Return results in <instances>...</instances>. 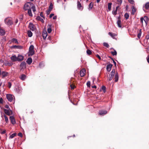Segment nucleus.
<instances>
[{
  "mask_svg": "<svg viewBox=\"0 0 149 149\" xmlns=\"http://www.w3.org/2000/svg\"><path fill=\"white\" fill-rule=\"evenodd\" d=\"M117 9H116V10L114 11H113L112 13L114 15H116L117 14Z\"/></svg>",
  "mask_w": 149,
  "mask_h": 149,
  "instance_id": "obj_43",
  "label": "nucleus"
},
{
  "mask_svg": "<svg viewBox=\"0 0 149 149\" xmlns=\"http://www.w3.org/2000/svg\"><path fill=\"white\" fill-rule=\"evenodd\" d=\"M117 3L118 4L120 5L122 3V0H117Z\"/></svg>",
  "mask_w": 149,
  "mask_h": 149,
  "instance_id": "obj_46",
  "label": "nucleus"
},
{
  "mask_svg": "<svg viewBox=\"0 0 149 149\" xmlns=\"http://www.w3.org/2000/svg\"><path fill=\"white\" fill-rule=\"evenodd\" d=\"M112 3H109L108 5V9L109 10H111V6L112 5Z\"/></svg>",
  "mask_w": 149,
  "mask_h": 149,
  "instance_id": "obj_33",
  "label": "nucleus"
},
{
  "mask_svg": "<svg viewBox=\"0 0 149 149\" xmlns=\"http://www.w3.org/2000/svg\"><path fill=\"white\" fill-rule=\"evenodd\" d=\"M8 73L5 71H3L1 73L2 78L6 77L8 76Z\"/></svg>",
  "mask_w": 149,
  "mask_h": 149,
  "instance_id": "obj_15",
  "label": "nucleus"
},
{
  "mask_svg": "<svg viewBox=\"0 0 149 149\" xmlns=\"http://www.w3.org/2000/svg\"><path fill=\"white\" fill-rule=\"evenodd\" d=\"M5 108H6V109H9L10 108H9V106H8V105H6L5 106Z\"/></svg>",
  "mask_w": 149,
  "mask_h": 149,
  "instance_id": "obj_59",
  "label": "nucleus"
},
{
  "mask_svg": "<svg viewBox=\"0 0 149 149\" xmlns=\"http://www.w3.org/2000/svg\"><path fill=\"white\" fill-rule=\"evenodd\" d=\"M54 14H53V13H52L51 14H50V16H49V17L50 18H51L54 15Z\"/></svg>",
  "mask_w": 149,
  "mask_h": 149,
  "instance_id": "obj_64",
  "label": "nucleus"
},
{
  "mask_svg": "<svg viewBox=\"0 0 149 149\" xmlns=\"http://www.w3.org/2000/svg\"><path fill=\"white\" fill-rule=\"evenodd\" d=\"M11 122L13 125L15 124L16 122L15 119L13 116H11L10 117Z\"/></svg>",
  "mask_w": 149,
  "mask_h": 149,
  "instance_id": "obj_10",
  "label": "nucleus"
},
{
  "mask_svg": "<svg viewBox=\"0 0 149 149\" xmlns=\"http://www.w3.org/2000/svg\"><path fill=\"white\" fill-rule=\"evenodd\" d=\"M136 11V9L135 8L134 6L132 7V14L134 15Z\"/></svg>",
  "mask_w": 149,
  "mask_h": 149,
  "instance_id": "obj_30",
  "label": "nucleus"
},
{
  "mask_svg": "<svg viewBox=\"0 0 149 149\" xmlns=\"http://www.w3.org/2000/svg\"><path fill=\"white\" fill-rule=\"evenodd\" d=\"M3 100L2 97L0 98V103L3 104Z\"/></svg>",
  "mask_w": 149,
  "mask_h": 149,
  "instance_id": "obj_51",
  "label": "nucleus"
},
{
  "mask_svg": "<svg viewBox=\"0 0 149 149\" xmlns=\"http://www.w3.org/2000/svg\"><path fill=\"white\" fill-rule=\"evenodd\" d=\"M40 15L41 17H42L43 18H44L45 19V17L44 16L43 14V13L42 12L40 13Z\"/></svg>",
  "mask_w": 149,
  "mask_h": 149,
  "instance_id": "obj_52",
  "label": "nucleus"
},
{
  "mask_svg": "<svg viewBox=\"0 0 149 149\" xmlns=\"http://www.w3.org/2000/svg\"><path fill=\"white\" fill-rule=\"evenodd\" d=\"M11 42H13L17 44H18L19 43L17 40L15 38H13L11 40Z\"/></svg>",
  "mask_w": 149,
  "mask_h": 149,
  "instance_id": "obj_24",
  "label": "nucleus"
},
{
  "mask_svg": "<svg viewBox=\"0 0 149 149\" xmlns=\"http://www.w3.org/2000/svg\"><path fill=\"white\" fill-rule=\"evenodd\" d=\"M5 34V31L4 30L2 29H0V35L1 36H3Z\"/></svg>",
  "mask_w": 149,
  "mask_h": 149,
  "instance_id": "obj_20",
  "label": "nucleus"
},
{
  "mask_svg": "<svg viewBox=\"0 0 149 149\" xmlns=\"http://www.w3.org/2000/svg\"><path fill=\"white\" fill-rule=\"evenodd\" d=\"M77 6L78 9L79 10H82L83 8H82V6L80 2L79 1H77Z\"/></svg>",
  "mask_w": 149,
  "mask_h": 149,
  "instance_id": "obj_14",
  "label": "nucleus"
},
{
  "mask_svg": "<svg viewBox=\"0 0 149 149\" xmlns=\"http://www.w3.org/2000/svg\"><path fill=\"white\" fill-rule=\"evenodd\" d=\"M52 25L51 24H48L47 26L48 29L47 31L49 33H50L52 31Z\"/></svg>",
  "mask_w": 149,
  "mask_h": 149,
  "instance_id": "obj_12",
  "label": "nucleus"
},
{
  "mask_svg": "<svg viewBox=\"0 0 149 149\" xmlns=\"http://www.w3.org/2000/svg\"><path fill=\"white\" fill-rule=\"evenodd\" d=\"M146 39L148 40L149 39V34L147 35L146 37Z\"/></svg>",
  "mask_w": 149,
  "mask_h": 149,
  "instance_id": "obj_60",
  "label": "nucleus"
},
{
  "mask_svg": "<svg viewBox=\"0 0 149 149\" xmlns=\"http://www.w3.org/2000/svg\"><path fill=\"white\" fill-rule=\"evenodd\" d=\"M93 4L92 3V2L91 3L89 4L88 6V9H89V10H90L92 9V8H93Z\"/></svg>",
  "mask_w": 149,
  "mask_h": 149,
  "instance_id": "obj_29",
  "label": "nucleus"
},
{
  "mask_svg": "<svg viewBox=\"0 0 149 149\" xmlns=\"http://www.w3.org/2000/svg\"><path fill=\"white\" fill-rule=\"evenodd\" d=\"M86 53L88 55H90L91 54L92 52L90 50L88 49L86 51Z\"/></svg>",
  "mask_w": 149,
  "mask_h": 149,
  "instance_id": "obj_41",
  "label": "nucleus"
},
{
  "mask_svg": "<svg viewBox=\"0 0 149 149\" xmlns=\"http://www.w3.org/2000/svg\"><path fill=\"white\" fill-rule=\"evenodd\" d=\"M145 7L147 10L149 8V2H147L145 4Z\"/></svg>",
  "mask_w": 149,
  "mask_h": 149,
  "instance_id": "obj_32",
  "label": "nucleus"
},
{
  "mask_svg": "<svg viewBox=\"0 0 149 149\" xmlns=\"http://www.w3.org/2000/svg\"><path fill=\"white\" fill-rule=\"evenodd\" d=\"M11 86V83L10 82H8V87L9 88H10Z\"/></svg>",
  "mask_w": 149,
  "mask_h": 149,
  "instance_id": "obj_55",
  "label": "nucleus"
},
{
  "mask_svg": "<svg viewBox=\"0 0 149 149\" xmlns=\"http://www.w3.org/2000/svg\"><path fill=\"white\" fill-rule=\"evenodd\" d=\"M11 59L12 61H17V57L15 55L12 56L11 57Z\"/></svg>",
  "mask_w": 149,
  "mask_h": 149,
  "instance_id": "obj_17",
  "label": "nucleus"
},
{
  "mask_svg": "<svg viewBox=\"0 0 149 149\" xmlns=\"http://www.w3.org/2000/svg\"><path fill=\"white\" fill-rule=\"evenodd\" d=\"M29 56H32L35 53V51L34 50V46L31 45L29 48Z\"/></svg>",
  "mask_w": 149,
  "mask_h": 149,
  "instance_id": "obj_2",
  "label": "nucleus"
},
{
  "mask_svg": "<svg viewBox=\"0 0 149 149\" xmlns=\"http://www.w3.org/2000/svg\"><path fill=\"white\" fill-rule=\"evenodd\" d=\"M107 113V111L104 110H101L99 111V114L101 116H103Z\"/></svg>",
  "mask_w": 149,
  "mask_h": 149,
  "instance_id": "obj_5",
  "label": "nucleus"
},
{
  "mask_svg": "<svg viewBox=\"0 0 149 149\" xmlns=\"http://www.w3.org/2000/svg\"><path fill=\"white\" fill-rule=\"evenodd\" d=\"M70 87L72 89H74L75 88V86L72 84H71Z\"/></svg>",
  "mask_w": 149,
  "mask_h": 149,
  "instance_id": "obj_49",
  "label": "nucleus"
},
{
  "mask_svg": "<svg viewBox=\"0 0 149 149\" xmlns=\"http://www.w3.org/2000/svg\"><path fill=\"white\" fill-rule=\"evenodd\" d=\"M107 65H113L110 62H107L106 63Z\"/></svg>",
  "mask_w": 149,
  "mask_h": 149,
  "instance_id": "obj_57",
  "label": "nucleus"
},
{
  "mask_svg": "<svg viewBox=\"0 0 149 149\" xmlns=\"http://www.w3.org/2000/svg\"><path fill=\"white\" fill-rule=\"evenodd\" d=\"M114 79H115L114 81L115 82H117L118 79V75L117 72L115 73L114 75Z\"/></svg>",
  "mask_w": 149,
  "mask_h": 149,
  "instance_id": "obj_16",
  "label": "nucleus"
},
{
  "mask_svg": "<svg viewBox=\"0 0 149 149\" xmlns=\"http://www.w3.org/2000/svg\"><path fill=\"white\" fill-rule=\"evenodd\" d=\"M80 75L81 77H84L86 73V70L85 69H82L80 71Z\"/></svg>",
  "mask_w": 149,
  "mask_h": 149,
  "instance_id": "obj_9",
  "label": "nucleus"
},
{
  "mask_svg": "<svg viewBox=\"0 0 149 149\" xmlns=\"http://www.w3.org/2000/svg\"><path fill=\"white\" fill-rule=\"evenodd\" d=\"M103 45L105 47H106L107 48H109V46L108 43H106V42H104L103 43Z\"/></svg>",
  "mask_w": 149,
  "mask_h": 149,
  "instance_id": "obj_38",
  "label": "nucleus"
},
{
  "mask_svg": "<svg viewBox=\"0 0 149 149\" xmlns=\"http://www.w3.org/2000/svg\"><path fill=\"white\" fill-rule=\"evenodd\" d=\"M121 22V21L119 20H118L117 22L118 26L120 28L122 27Z\"/></svg>",
  "mask_w": 149,
  "mask_h": 149,
  "instance_id": "obj_26",
  "label": "nucleus"
},
{
  "mask_svg": "<svg viewBox=\"0 0 149 149\" xmlns=\"http://www.w3.org/2000/svg\"><path fill=\"white\" fill-rule=\"evenodd\" d=\"M129 2L131 4H133L134 3V1L133 0H128Z\"/></svg>",
  "mask_w": 149,
  "mask_h": 149,
  "instance_id": "obj_45",
  "label": "nucleus"
},
{
  "mask_svg": "<svg viewBox=\"0 0 149 149\" xmlns=\"http://www.w3.org/2000/svg\"><path fill=\"white\" fill-rule=\"evenodd\" d=\"M26 64V63L25 62L23 61L20 64V65H25Z\"/></svg>",
  "mask_w": 149,
  "mask_h": 149,
  "instance_id": "obj_50",
  "label": "nucleus"
},
{
  "mask_svg": "<svg viewBox=\"0 0 149 149\" xmlns=\"http://www.w3.org/2000/svg\"><path fill=\"white\" fill-rule=\"evenodd\" d=\"M19 77L21 80H24L26 78V76L25 74H22Z\"/></svg>",
  "mask_w": 149,
  "mask_h": 149,
  "instance_id": "obj_21",
  "label": "nucleus"
},
{
  "mask_svg": "<svg viewBox=\"0 0 149 149\" xmlns=\"http://www.w3.org/2000/svg\"><path fill=\"white\" fill-rule=\"evenodd\" d=\"M24 68H26V66H20L21 70H22V69L24 68Z\"/></svg>",
  "mask_w": 149,
  "mask_h": 149,
  "instance_id": "obj_61",
  "label": "nucleus"
},
{
  "mask_svg": "<svg viewBox=\"0 0 149 149\" xmlns=\"http://www.w3.org/2000/svg\"><path fill=\"white\" fill-rule=\"evenodd\" d=\"M18 136H20V137H22L23 136V135H22V134L21 133V132L19 133H18Z\"/></svg>",
  "mask_w": 149,
  "mask_h": 149,
  "instance_id": "obj_56",
  "label": "nucleus"
},
{
  "mask_svg": "<svg viewBox=\"0 0 149 149\" xmlns=\"http://www.w3.org/2000/svg\"><path fill=\"white\" fill-rule=\"evenodd\" d=\"M109 35L111 36L113 38L115 39V37L117 35L114 33H113L111 32H109L108 33Z\"/></svg>",
  "mask_w": 149,
  "mask_h": 149,
  "instance_id": "obj_18",
  "label": "nucleus"
},
{
  "mask_svg": "<svg viewBox=\"0 0 149 149\" xmlns=\"http://www.w3.org/2000/svg\"><path fill=\"white\" fill-rule=\"evenodd\" d=\"M4 112L5 113L6 115L10 116L12 115L13 113V112L12 111L9 109H3Z\"/></svg>",
  "mask_w": 149,
  "mask_h": 149,
  "instance_id": "obj_4",
  "label": "nucleus"
},
{
  "mask_svg": "<svg viewBox=\"0 0 149 149\" xmlns=\"http://www.w3.org/2000/svg\"><path fill=\"white\" fill-rule=\"evenodd\" d=\"M111 62H113L114 63V65H116V63L115 61L112 58L111 60Z\"/></svg>",
  "mask_w": 149,
  "mask_h": 149,
  "instance_id": "obj_48",
  "label": "nucleus"
},
{
  "mask_svg": "<svg viewBox=\"0 0 149 149\" xmlns=\"http://www.w3.org/2000/svg\"><path fill=\"white\" fill-rule=\"evenodd\" d=\"M111 49H113L114 50L113 52H111V54L113 56L116 55H117V54L116 51L114 49H113V48H111Z\"/></svg>",
  "mask_w": 149,
  "mask_h": 149,
  "instance_id": "obj_25",
  "label": "nucleus"
},
{
  "mask_svg": "<svg viewBox=\"0 0 149 149\" xmlns=\"http://www.w3.org/2000/svg\"><path fill=\"white\" fill-rule=\"evenodd\" d=\"M32 62V59L31 58H30V57L29 58L27 59L26 61V62L29 65H30L31 63Z\"/></svg>",
  "mask_w": 149,
  "mask_h": 149,
  "instance_id": "obj_19",
  "label": "nucleus"
},
{
  "mask_svg": "<svg viewBox=\"0 0 149 149\" xmlns=\"http://www.w3.org/2000/svg\"><path fill=\"white\" fill-rule=\"evenodd\" d=\"M114 74H115V73L113 72H111L110 74L113 77Z\"/></svg>",
  "mask_w": 149,
  "mask_h": 149,
  "instance_id": "obj_62",
  "label": "nucleus"
},
{
  "mask_svg": "<svg viewBox=\"0 0 149 149\" xmlns=\"http://www.w3.org/2000/svg\"><path fill=\"white\" fill-rule=\"evenodd\" d=\"M33 4V3L30 2L26 3L24 6V10L25 11L31 9V6Z\"/></svg>",
  "mask_w": 149,
  "mask_h": 149,
  "instance_id": "obj_1",
  "label": "nucleus"
},
{
  "mask_svg": "<svg viewBox=\"0 0 149 149\" xmlns=\"http://www.w3.org/2000/svg\"><path fill=\"white\" fill-rule=\"evenodd\" d=\"M3 116L6 123H8V120L7 117L5 114H4Z\"/></svg>",
  "mask_w": 149,
  "mask_h": 149,
  "instance_id": "obj_35",
  "label": "nucleus"
},
{
  "mask_svg": "<svg viewBox=\"0 0 149 149\" xmlns=\"http://www.w3.org/2000/svg\"><path fill=\"white\" fill-rule=\"evenodd\" d=\"M141 34L139 33L137 35V37L139 39H140L141 38Z\"/></svg>",
  "mask_w": 149,
  "mask_h": 149,
  "instance_id": "obj_53",
  "label": "nucleus"
},
{
  "mask_svg": "<svg viewBox=\"0 0 149 149\" xmlns=\"http://www.w3.org/2000/svg\"><path fill=\"white\" fill-rule=\"evenodd\" d=\"M5 23L7 25H11L13 24V22L11 19L8 18H6L4 20Z\"/></svg>",
  "mask_w": 149,
  "mask_h": 149,
  "instance_id": "obj_3",
  "label": "nucleus"
},
{
  "mask_svg": "<svg viewBox=\"0 0 149 149\" xmlns=\"http://www.w3.org/2000/svg\"><path fill=\"white\" fill-rule=\"evenodd\" d=\"M113 77V76L109 74L107 80L109 81H111Z\"/></svg>",
  "mask_w": 149,
  "mask_h": 149,
  "instance_id": "obj_36",
  "label": "nucleus"
},
{
  "mask_svg": "<svg viewBox=\"0 0 149 149\" xmlns=\"http://www.w3.org/2000/svg\"><path fill=\"white\" fill-rule=\"evenodd\" d=\"M6 132V130H4L3 131L1 129V132H0V133H1V134H3L5 133Z\"/></svg>",
  "mask_w": 149,
  "mask_h": 149,
  "instance_id": "obj_44",
  "label": "nucleus"
},
{
  "mask_svg": "<svg viewBox=\"0 0 149 149\" xmlns=\"http://www.w3.org/2000/svg\"><path fill=\"white\" fill-rule=\"evenodd\" d=\"M29 27L30 28V29L32 31H34L35 30V26L32 23H30L29 24Z\"/></svg>",
  "mask_w": 149,
  "mask_h": 149,
  "instance_id": "obj_7",
  "label": "nucleus"
},
{
  "mask_svg": "<svg viewBox=\"0 0 149 149\" xmlns=\"http://www.w3.org/2000/svg\"><path fill=\"white\" fill-rule=\"evenodd\" d=\"M23 47L21 46L13 45L11 46L10 48L11 49H22L23 48Z\"/></svg>",
  "mask_w": 149,
  "mask_h": 149,
  "instance_id": "obj_8",
  "label": "nucleus"
},
{
  "mask_svg": "<svg viewBox=\"0 0 149 149\" xmlns=\"http://www.w3.org/2000/svg\"><path fill=\"white\" fill-rule=\"evenodd\" d=\"M96 57H97L99 59H101V57L98 54H97L96 55Z\"/></svg>",
  "mask_w": 149,
  "mask_h": 149,
  "instance_id": "obj_58",
  "label": "nucleus"
},
{
  "mask_svg": "<svg viewBox=\"0 0 149 149\" xmlns=\"http://www.w3.org/2000/svg\"><path fill=\"white\" fill-rule=\"evenodd\" d=\"M19 19H20L21 20H22L23 19V16H21L19 17Z\"/></svg>",
  "mask_w": 149,
  "mask_h": 149,
  "instance_id": "obj_63",
  "label": "nucleus"
},
{
  "mask_svg": "<svg viewBox=\"0 0 149 149\" xmlns=\"http://www.w3.org/2000/svg\"><path fill=\"white\" fill-rule=\"evenodd\" d=\"M112 66H107V70L108 72H110L111 70Z\"/></svg>",
  "mask_w": 149,
  "mask_h": 149,
  "instance_id": "obj_31",
  "label": "nucleus"
},
{
  "mask_svg": "<svg viewBox=\"0 0 149 149\" xmlns=\"http://www.w3.org/2000/svg\"><path fill=\"white\" fill-rule=\"evenodd\" d=\"M102 89L104 93H105L106 91V88L105 86H102Z\"/></svg>",
  "mask_w": 149,
  "mask_h": 149,
  "instance_id": "obj_42",
  "label": "nucleus"
},
{
  "mask_svg": "<svg viewBox=\"0 0 149 149\" xmlns=\"http://www.w3.org/2000/svg\"><path fill=\"white\" fill-rule=\"evenodd\" d=\"M124 17L126 19H127L129 17V15L128 13H126L125 14Z\"/></svg>",
  "mask_w": 149,
  "mask_h": 149,
  "instance_id": "obj_39",
  "label": "nucleus"
},
{
  "mask_svg": "<svg viewBox=\"0 0 149 149\" xmlns=\"http://www.w3.org/2000/svg\"><path fill=\"white\" fill-rule=\"evenodd\" d=\"M86 85L88 87H90L91 85V82L90 81H88L87 82Z\"/></svg>",
  "mask_w": 149,
  "mask_h": 149,
  "instance_id": "obj_47",
  "label": "nucleus"
},
{
  "mask_svg": "<svg viewBox=\"0 0 149 149\" xmlns=\"http://www.w3.org/2000/svg\"><path fill=\"white\" fill-rule=\"evenodd\" d=\"M47 34L46 32H43L42 33V36L44 39H45L47 36Z\"/></svg>",
  "mask_w": 149,
  "mask_h": 149,
  "instance_id": "obj_22",
  "label": "nucleus"
},
{
  "mask_svg": "<svg viewBox=\"0 0 149 149\" xmlns=\"http://www.w3.org/2000/svg\"><path fill=\"white\" fill-rule=\"evenodd\" d=\"M31 9H32L33 10V12H34L36 11V7L35 5L33 4L31 6Z\"/></svg>",
  "mask_w": 149,
  "mask_h": 149,
  "instance_id": "obj_34",
  "label": "nucleus"
},
{
  "mask_svg": "<svg viewBox=\"0 0 149 149\" xmlns=\"http://www.w3.org/2000/svg\"><path fill=\"white\" fill-rule=\"evenodd\" d=\"M53 8V4L51 3L50 4L49 6V7L48 9L49 10H52Z\"/></svg>",
  "mask_w": 149,
  "mask_h": 149,
  "instance_id": "obj_37",
  "label": "nucleus"
},
{
  "mask_svg": "<svg viewBox=\"0 0 149 149\" xmlns=\"http://www.w3.org/2000/svg\"><path fill=\"white\" fill-rule=\"evenodd\" d=\"M144 18H145V19H144V18L143 17H141L140 18V20H141V22L143 24V21L144 20V21L145 22L146 24V22L147 21V20L148 19V17H147L146 16H145L144 17Z\"/></svg>",
  "mask_w": 149,
  "mask_h": 149,
  "instance_id": "obj_11",
  "label": "nucleus"
},
{
  "mask_svg": "<svg viewBox=\"0 0 149 149\" xmlns=\"http://www.w3.org/2000/svg\"><path fill=\"white\" fill-rule=\"evenodd\" d=\"M17 58V61H22L24 58V57L23 56L21 55H18Z\"/></svg>",
  "mask_w": 149,
  "mask_h": 149,
  "instance_id": "obj_13",
  "label": "nucleus"
},
{
  "mask_svg": "<svg viewBox=\"0 0 149 149\" xmlns=\"http://www.w3.org/2000/svg\"><path fill=\"white\" fill-rule=\"evenodd\" d=\"M16 134H17L16 133H13L10 136V138L11 139L13 138L16 136Z\"/></svg>",
  "mask_w": 149,
  "mask_h": 149,
  "instance_id": "obj_40",
  "label": "nucleus"
},
{
  "mask_svg": "<svg viewBox=\"0 0 149 149\" xmlns=\"http://www.w3.org/2000/svg\"><path fill=\"white\" fill-rule=\"evenodd\" d=\"M14 96L13 95L10 94H7L6 95V98L10 102H12Z\"/></svg>",
  "mask_w": 149,
  "mask_h": 149,
  "instance_id": "obj_6",
  "label": "nucleus"
},
{
  "mask_svg": "<svg viewBox=\"0 0 149 149\" xmlns=\"http://www.w3.org/2000/svg\"><path fill=\"white\" fill-rule=\"evenodd\" d=\"M28 10V13L29 16L32 17V13L31 12V9L27 10Z\"/></svg>",
  "mask_w": 149,
  "mask_h": 149,
  "instance_id": "obj_27",
  "label": "nucleus"
},
{
  "mask_svg": "<svg viewBox=\"0 0 149 149\" xmlns=\"http://www.w3.org/2000/svg\"><path fill=\"white\" fill-rule=\"evenodd\" d=\"M27 33L28 34V36L29 37H31L32 36L33 33L31 31L29 30L27 31Z\"/></svg>",
  "mask_w": 149,
  "mask_h": 149,
  "instance_id": "obj_28",
  "label": "nucleus"
},
{
  "mask_svg": "<svg viewBox=\"0 0 149 149\" xmlns=\"http://www.w3.org/2000/svg\"><path fill=\"white\" fill-rule=\"evenodd\" d=\"M51 10H49V9H48V10H47V15H49L50 14V12Z\"/></svg>",
  "mask_w": 149,
  "mask_h": 149,
  "instance_id": "obj_54",
  "label": "nucleus"
},
{
  "mask_svg": "<svg viewBox=\"0 0 149 149\" xmlns=\"http://www.w3.org/2000/svg\"><path fill=\"white\" fill-rule=\"evenodd\" d=\"M36 19L38 20H39L41 21L42 23H43L44 22L43 19L39 16H38L36 18Z\"/></svg>",
  "mask_w": 149,
  "mask_h": 149,
  "instance_id": "obj_23",
  "label": "nucleus"
}]
</instances>
